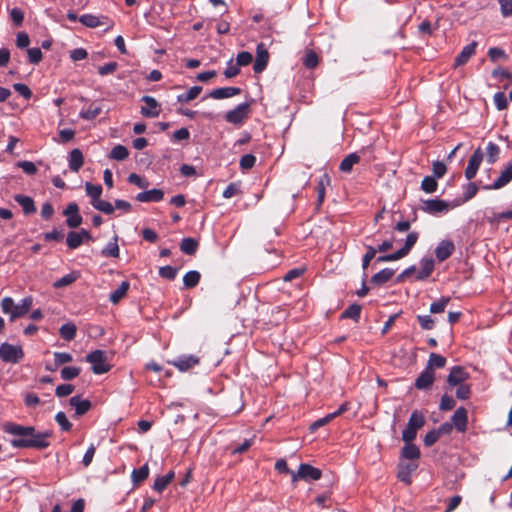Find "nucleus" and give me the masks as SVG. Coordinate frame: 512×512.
<instances>
[{
	"label": "nucleus",
	"instance_id": "1",
	"mask_svg": "<svg viewBox=\"0 0 512 512\" xmlns=\"http://www.w3.org/2000/svg\"><path fill=\"white\" fill-rule=\"evenodd\" d=\"M3 431L14 436L10 444L18 449L43 450L50 446L52 431L38 432L33 426H23L14 422L3 425Z\"/></svg>",
	"mask_w": 512,
	"mask_h": 512
},
{
	"label": "nucleus",
	"instance_id": "2",
	"mask_svg": "<svg viewBox=\"0 0 512 512\" xmlns=\"http://www.w3.org/2000/svg\"><path fill=\"white\" fill-rule=\"evenodd\" d=\"M32 305L33 298L31 296L23 298L19 304H15L11 297H5L1 301V309L3 313L10 315V321L26 315Z\"/></svg>",
	"mask_w": 512,
	"mask_h": 512
},
{
	"label": "nucleus",
	"instance_id": "3",
	"mask_svg": "<svg viewBox=\"0 0 512 512\" xmlns=\"http://www.w3.org/2000/svg\"><path fill=\"white\" fill-rule=\"evenodd\" d=\"M425 425L424 415L415 410L411 413L406 428L402 432V440L405 443L412 442L417 436V431Z\"/></svg>",
	"mask_w": 512,
	"mask_h": 512
},
{
	"label": "nucleus",
	"instance_id": "4",
	"mask_svg": "<svg viewBox=\"0 0 512 512\" xmlns=\"http://www.w3.org/2000/svg\"><path fill=\"white\" fill-rule=\"evenodd\" d=\"M86 361L91 364L94 374H104L112 368L108 354H87Z\"/></svg>",
	"mask_w": 512,
	"mask_h": 512
},
{
	"label": "nucleus",
	"instance_id": "5",
	"mask_svg": "<svg viewBox=\"0 0 512 512\" xmlns=\"http://www.w3.org/2000/svg\"><path fill=\"white\" fill-rule=\"evenodd\" d=\"M460 203L461 202H454L453 204H450L447 201L435 198L424 201L421 209L425 213L436 215L439 213L447 212L449 209L460 205Z\"/></svg>",
	"mask_w": 512,
	"mask_h": 512
},
{
	"label": "nucleus",
	"instance_id": "6",
	"mask_svg": "<svg viewBox=\"0 0 512 512\" xmlns=\"http://www.w3.org/2000/svg\"><path fill=\"white\" fill-rule=\"evenodd\" d=\"M250 103H240L225 114V120L234 125H241L249 116Z\"/></svg>",
	"mask_w": 512,
	"mask_h": 512
},
{
	"label": "nucleus",
	"instance_id": "7",
	"mask_svg": "<svg viewBox=\"0 0 512 512\" xmlns=\"http://www.w3.org/2000/svg\"><path fill=\"white\" fill-rule=\"evenodd\" d=\"M322 472L320 469L311 466L310 464H300L297 473H292V482H296L298 479L302 480H319Z\"/></svg>",
	"mask_w": 512,
	"mask_h": 512
},
{
	"label": "nucleus",
	"instance_id": "8",
	"mask_svg": "<svg viewBox=\"0 0 512 512\" xmlns=\"http://www.w3.org/2000/svg\"><path fill=\"white\" fill-rule=\"evenodd\" d=\"M483 157L484 155L482 149L478 147L468 160V165L465 169V177L467 180L470 181L476 176L477 171L483 161Z\"/></svg>",
	"mask_w": 512,
	"mask_h": 512
},
{
	"label": "nucleus",
	"instance_id": "9",
	"mask_svg": "<svg viewBox=\"0 0 512 512\" xmlns=\"http://www.w3.org/2000/svg\"><path fill=\"white\" fill-rule=\"evenodd\" d=\"M269 53L263 43H259L256 48V59L253 65V70L256 74L262 73L268 64Z\"/></svg>",
	"mask_w": 512,
	"mask_h": 512
},
{
	"label": "nucleus",
	"instance_id": "10",
	"mask_svg": "<svg viewBox=\"0 0 512 512\" xmlns=\"http://www.w3.org/2000/svg\"><path fill=\"white\" fill-rule=\"evenodd\" d=\"M168 363L175 366L180 372H186L199 364V358L193 355H181L174 360H168Z\"/></svg>",
	"mask_w": 512,
	"mask_h": 512
},
{
	"label": "nucleus",
	"instance_id": "11",
	"mask_svg": "<svg viewBox=\"0 0 512 512\" xmlns=\"http://www.w3.org/2000/svg\"><path fill=\"white\" fill-rule=\"evenodd\" d=\"M451 422L458 432L464 433L467 430L468 424L467 409L464 407H459L452 415Z\"/></svg>",
	"mask_w": 512,
	"mask_h": 512
},
{
	"label": "nucleus",
	"instance_id": "12",
	"mask_svg": "<svg viewBox=\"0 0 512 512\" xmlns=\"http://www.w3.org/2000/svg\"><path fill=\"white\" fill-rule=\"evenodd\" d=\"M417 468L418 464L415 462L399 463L397 472L398 479L407 485L411 484V476L416 471Z\"/></svg>",
	"mask_w": 512,
	"mask_h": 512
},
{
	"label": "nucleus",
	"instance_id": "13",
	"mask_svg": "<svg viewBox=\"0 0 512 512\" xmlns=\"http://www.w3.org/2000/svg\"><path fill=\"white\" fill-rule=\"evenodd\" d=\"M512 180V161L501 172L500 176L494 181L493 184L484 187L486 190H496L504 187Z\"/></svg>",
	"mask_w": 512,
	"mask_h": 512
},
{
	"label": "nucleus",
	"instance_id": "14",
	"mask_svg": "<svg viewBox=\"0 0 512 512\" xmlns=\"http://www.w3.org/2000/svg\"><path fill=\"white\" fill-rule=\"evenodd\" d=\"M142 101L146 104V106L141 107V114L144 117L153 118L159 115V103L155 98L146 95L142 97Z\"/></svg>",
	"mask_w": 512,
	"mask_h": 512
},
{
	"label": "nucleus",
	"instance_id": "15",
	"mask_svg": "<svg viewBox=\"0 0 512 512\" xmlns=\"http://www.w3.org/2000/svg\"><path fill=\"white\" fill-rule=\"evenodd\" d=\"M477 46L478 43L476 41H472L470 44L464 46L454 60V67L466 64L471 56L475 54Z\"/></svg>",
	"mask_w": 512,
	"mask_h": 512
},
{
	"label": "nucleus",
	"instance_id": "16",
	"mask_svg": "<svg viewBox=\"0 0 512 512\" xmlns=\"http://www.w3.org/2000/svg\"><path fill=\"white\" fill-rule=\"evenodd\" d=\"M455 245L450 240H442L435 249L436 258L443 262L448 259L454 252Z\"/></svg>",
	"mask_w": 512,
	"mask_h": 512
},
{
	"label": "nucleus",
	"instance_id": "17",
	"mask_svg": "<svg viewBox=\"0 0 512 512\" xmlns=\"http://www.w3.org/2000/svg\"><path fill=\"white\" fill-rule=\"evenodd\" d=\"M435 380L434 372L430 368L423 370L415 380V387L419 390L428 389Z\"/></svg>",
	"mask_w": 512,
	"mask_h": 512
},
{
	"label": "nucleus",
	"instance_id": "18",
	"mask_svg": "<svg viewBox=\"0 0 512 512\" xmlns=\"http://www.w3.org/2000/svg\"><path fill=\"white\" fill-rule=\"evenodd\" d=\"M69 404L75 409L76 416L86 414L92 407V403L88 399H82L80 396H73L69 399Z\"/></svg>",
	"mask_w": 512,
	"mask_h": 512
},
{
	"label": "nucleus",
	"instance_id": "19",
	"mask_svg": "<svg viewBox=\"0 0 512 512\" xmlns=\"http://www.w3.org/2000/svg\"><path fill=\"white\" fill-rule=\"evenodd\" d=\"M469 378V374L460 366H455L451 369L447 382L451 386H456L462 384L465 380Z\"/></svg>",
	"mask_w": 512,
	"mask_h": 512
},
{
	"label": "nucleus",
	"instance_id": "20",
	"mask_svg": "<svg viewBox=\"0 0 512 512\" xmlns=\"http://www.w3.org/2000/svg\"><path fill=\"white\" fill-rule=\"evenodd\" d=\"M241 93V89L238 87H221L212 90L207 97L213 99H226L236 96Z\"/></svg>",
	"mask_w": 512,
	"mask_h": 512
},
{
	"label": "nucleus",
	"instance_id": "21",
	"mask_svg": "<svg viewBox=\"0 0 512 512\" xmlns=\"http://www.w3.org/2000/svg\"><path fill=\"white\" fill-rule=\"evenodd\" d=\"M164 198V192L161 189H151L140 192L136 195V200L139 202H160Z\"/></svg>",
	"mask_w": 512,
	"mask_h": 512
},
{
	"label": "nucleus",
	"instance_id": "22",
	"mask_svg": "<svg viewBox=\"0 0 512 512\" xmlns=\"http://www.w3.org/2000/svg\"><path fill=\"white\" fill-rule=\"evenodd\" d=\"M14 200L22 207L24 214L30 215L36 212L34 200L30 196L16 194Z\"/></svg>",
	"mask_w": 512,
	"mask_h": 512
},
{
	"label": "nucleus",
	"instance_id": "23",
	"mask_svg": "<svg viewBox=\"0 0 512 512\" xmlns=\"http://www.w3.org/2000/svg\"><path fill=\"white\" fill-rule=\"evenodd\" d=\"M108 17L106 16H95L92 14H83L79 17V21L86 27L96 28L98 26L104 25L106 21H108Z\"/></svg>",
	"mask_w": 512,
	"mask_h": 512
},
{
	"label": "nucleus",
	"instance_id": "24",
	"mask_svg": "<svg viewBox=\"0 0 512 512\" xmlns=\"http://www.w3.org/2000/svg\"><path fill=\"white\" fill-rule=\"evenodd\" d=\"M84 164L83 153L80 149L75 148L69 154V168L73 172H78Z\"/></svg>",
	"mask_w": 512,
	"mask_h": 512
},
{
	"label": "nucleus",
	"instance_id": "25",
	"mask_svg": "<svg viewBox=\"0 0 512 512\" xmlns=\"http://www.w3.org/2000/svg\"><path fill=\"white\" fill-rule=\"evenodd\" d=\"M421 270L418 272L416 279L425 280L427 279L434 270V260L431 257H425L421 259Z\"/></svg>",
	"mask_w": 512,
	"mask_h": 512
},
{
	"label": "nucleus",
	"instance_id": "26",
	"mask_svg": "<svg viewBox=\"0 0 512 512\" xmlns=\"http://www.w3.org/2000/svg\"><path fill=\"white\" fill-rule=\"evenodd\" d=\"M360 161V155L357 152L350 153L340 163L339 170L343 173H350L353 166Z\"/></svg>",
	"mask_w": 512,
	"mask_h": 512
},
{
	"label": "nucleus",
	"instance_id": "27",
	"mask_svg": "<svg viewBox=\"0 0 512 512\" xmlns=\"http://www.w3.org/2000/svg\"><path fill=\"white\" fill-rule=\"evenodd\" d=\"M394 274L395 270L391 268H384L372 276L371 283L376 286H381L388 282L393 277Z\"/></svg>",
	"mask_w": 512,
	"mask_h": 512
},
{
	"label": "nucleus",
	"instance_id": "28",
	"mask_svg": "<svg viewBox=\"0 0 512 512\" xmlns=\"http://www.w3.org/2000/svg\"><path fill=\"white\" fill-rule=\"evenodd\" d=\"M421 456L420 449L417 445L412 442L405 443L401 449V457L408 460H417Z\"/></svg>",
	"mask_w": 512,
	"mask_h": 512
},
{
	"label": "nucleus",
	"instance_id": "29",
	"mask_svg": "<svg viewBox=\"0 0 512 512\" xmlns=\"http://www.w3.org/2000/svg\"><path fill=\"white\" fill-rule=\"evenodd\" d=\"M330 185V177L327 174H324L320 177L317 182L316 191H317V206H321L326 193V186Z\"/></svg>",
	"mask_w": 512,
	"mask_h": 512
},
{
	"label": "nucleus",
	"instance_id": "30",
	"mask_svg": "<svg viewBox=\"0 0 512 512\" xmlns=\"http://www.w3.org/2000/svg\"><path fill=\"white\" fill-rule=\"evenodd\" d=\"M418 237H419V234L415 231L410 232L407 235L404 246L397 250V252L401 258H404L405 256H407L410 253L411 249L416 244Z\"/></svg>",
	"mask_w": 512,
	"mask_h": 512
},
{
	"label": "nucleus",
	"instance_id": "31",
	"mask_svg": "<svg viewBox=\"0 0 512 512\" xmlns=\"http://www.w3.org/2000/svg\"><path fill=\"white\" fill-rule=\"evenodd\" d=\"M199 247V242L191 237H186L181 240L180 250L186 255H194Z\"/></svg>",
	"mask_w": 512,
	"mask_h": 512
},
{
	"label": "nucleus",
	"instance_id": "32",
	"mask_svg": "<svg viewBox=\"0 0 512 512\" xmlns=\"http://www.w3.org/2000/svg\"><path fill=\"white\" fill-rule=\"evenodd\" d=\"M175 474L173 471L168 472L164 476L158 477L153 485V489L159 493H162L167 486L173 481Z\"/></svg>",
	"mask_w": 512,
	"mask_h": 512
},
{
	"label": "nucleus",
	"instance_id": "33",
	"mask_svg": "<svg viewBox=\"0 0 512 512\" xmlns=\"http://www.w3.org/2000/svg\"><path fill=\"white\" fill-rule=\"evenodd\" d=\"M149 476V467L147 464H144L138 469H134L132 471V482L134 486L140 485L144 480H146Z\"/></svg>",
	"mask_w": 512,
	"mask_h": 512
},
{
	"label": "nucleus",
	"instance_id": "34",
	"mask_svg": "<svg viewBox=\"0 0 512 512\" xmlns=\"http://www.w3.org/2000/svg\"><path fill=\"white\" fill-rule=\"evenodd\" d=\"M129 287L130 284L128 281L121 282L118 288L111 292L109 300L113 304H117L127 294Z\"/></svg>",
	"mask_w": 512,
	"mask_h": 512
},
{
	"label": "nucleus",
	"instance_id": "35",
	"mask_svg": "<svg viewBox=\"0 0 512 512\" xmlns=\"http://www.w3.org/2000/svg\"><path fill=\"white\" fill-rule=\"evenodd\" d=\"M201 279V274L196 270L188 271L183 277L184 287L187 289H192L196 287Z\"/></svg>",
	"mask_w": 512,
	"mask_h": 512
},
{
	"label": "nucleus",
	"instance_id": "36",
	"mask_svg": "<svg viewBox=\"0 0 512 512\" xmlns=\"http://www.w3.org/2000/svg\"><path fill=\"white\" fill-rule=\"evenodd\" d=\"M361 305L359 304H351L350 306H348V308H346L342 314H341V318L342 319H353L354 321L358 322V320L360 319V314H361Z\"/></svg>",
	"mask_w": 512,
	"mask_h": 512
},
{
	"label": "nucleus",
	"instance_id": "37",
	"mask_svg": "<svg viewBox=\"0 0 512 512\" xmlns=\"http://www.w3.org/2000/svg\"><path fill=\"white\" fill-rule=\"evenodd\" d=\"M85 191L91 198V205H93V203H96L100 199L103 189L101 185H94L91 182H86Z\"/></svg>",
	"mask_w": 512,
	"mask_h": 512
},
{
	"label": "nucleus",
	"instance_id": "38",
	"mask_svg": "<svg viewBox=\"0 0 512 512\" xmlns=\"http://www.w3.org/2000/svg\"><path fill=\"white\" fill-rule=\"evenodd\" d=\"M78 277H79V273L76 272V271H73V272H71L69 274L64 275L60 279L56 280L53 283V287L55 289H60V288L69 286L72 283H74L78 279Z\"/></svg>",
	"mask_w": 512,
	"mask_h": 512
},
{
	"label": "nucleus",
	"instance_id": "39",
	"mask_svg": "<svg viewBox=\"0 0 512 512\" xmlns=\"http://www.w3.org/2000/svg\"><path fill=\"white\" fill-rule=\"evenodd\" d=\"M102 108L94 103L91 104L87 109H82L79 113V117L84 120H94L100 113Z\"/></svg>",
	"mask_w": 512,
	"mask_h": 512
},
{
	"label": "nucleus",
	"instance_id": "40",
	"mask_svg": "<svg viewBox=\"0 0 512 512\" xmlns=\"http://www.w3.org/2000/svg\"><path fill=\"white\" fill-rule=\"evenodd\" d=\"M202 91L201 86H193L186 93L177 96V101L180 103H187L199 96Z\"/></svg>",
	"mask_w": 512,
	"mask_h": 512
},
{
	"label": "nucleus",
	"instance_id": "41",
	"mask_svg": "<svg viewBox=\"0 0 512 512\" xmlns=\"http://www.w3.org/2000/svg\"><path fill=\"white\" fill-rule=\"evenodd\" d=\"M128 156H129L128 149L124 145H121V144H118L115 147H113V149L111 150V152L109 154L110 159L117 160V161H123L126 158H128Z\"/></svg>",
	"mask_w": 512,
	"mask_h": 512
},
{
	"label": "nucleus",
	"instance_id": "42",
	"mask_svg": "<svg viewBox=\"0 0 512 512\" xmlns=\"http://www.w3.org/2000/svg\"><path fill=\"white\" fill-rule=\"evenodd\" d=\"M101 255L104 257H119V246L117 243V237H115L113 241L107 243V245L102 249Z\"/></svg>",
	"mask_w": 512,
	"mask_h": 512
},
{
	"label": "nucleus",
	"instance_id": "43",
	"mask_svg": "<svg viewBox=\"0 0 512 512\" xmlns=\"http://www.w3.org/2000/svg\"><path fill=\"white\" fill-rule=\"evenodd\" d=\"M319 63V57L313 50H307L303 57V65L308 69H314Z\"/></svg>",
	"mask_w": 512,
	"mask_h": 512
},
{
	"label": "nucleus",
	"instance_id": "44",
	"mask_svg": "<svg viewBox=\"0 0 512 512\" xmlns=\"http://www.w3.org/2000/svg\"><path fill=\"white\" fill-rule=\"evenodd\" d=\"M80 235H81L80 231H78V232L70 231L67 234L66 243L70 249H77L79 246L82 245L83 241H82Z\"/></svg>",
	"mask_w": 512,
	"mask_h": 512
},
{
	"label": "nucleus",
	"instance_id": "45",
	"mask_svg": "<svg viewBox=\"0 0 512 512\" xmlns=\"http://www.w3.org/2000/svg\"><path fill=\"white\" fill-rule=\"evenodd\" d=\"M486 151H487V162L489 164H494L497 161L499 154H500L499 146L493 142H489L487 144Z\"/></svg>",
	"mask_w": 512,
	"mask_h": 512
},
{
	"label": "nucleus",
	"instance_id": "46",
	"mask_svg": "<svg viewBox=\"0 0 512 512\" xmlns=\"http://www.w3.org/2000/svg\"><path fill=\"white\" fill-rule=\"evenodd\" d=\"M60 335L65 340H72L76 335V326L73 323H65L60 327Z\"/></svg>",
	"mask_w": 512,
	"mask_h": 512
},
{
	"label": "nucleus",
	"instance_id": "47",
	"mask_svg": "<svg viewBox=\"0 0 512 512\" xmlns=\"http://www.w3.org/2000/svg\"><path fill=\"white\" fill-rule=\"evenodd\" d=\"M450 302V297L443 296L437 301L433 302L430 305V312L437 314L444 312L445 308L447 307L448 303Z\"/></svg>",
	"mask_w": 512,
	"mask_h": 512
},
{
	"label": "nucleus",
	"instance_id": "48",
	"mask_svg": "<svg viewBox=\"0 0 512 512\" xmlns=\"http://www.w3.org/2000/svg\"><path fill=\"white\" fill-rule=\"evenodd\" d=\"M438 183L432 176H426L421 182V189L425 193H434L437 190Z\"/></svg>",
	"mask_w": 512,
	"mask_h": 512
},
{
	"label": "nucleus",
	"instance_id": "49",
	"mask_svg": "<svg viewBox=\"0 0 512 512\" xmlns=\"http://www.w3.org/2000/svg\"><path fill=\"white\" fill-rule=\"evenodd\" d=\"M81 372V369L76 366H67L61 369V378L63 380H72L76 378Z\"/></svg>",
	"mask_w": 512,
	"mask_h": 512
},
{
	"label": "nucleus",
	"instance_id": "50",
	"mask_svg": "<svg viewBox=\"0 0 512 512\" xmlns=\"http://www.w3.org/2000/svg\"><path fill=\"white\" fill-rule=\"evenodd\" d=\"M177 274H178L177 267L167 265V266H163V267L159 268V276L164 279L172 281L176 278Z\"/></svg>",
	"mask_w": 512,
	"mask_h": 512
},
{
	"label": "nucleus",
	"instance_id": "51",
	"mask_svg": "<svg viewBox=\"0 0 512 512\" xmlns=\"http://www.w3.org/2000/svg\"><path fill=\"white\" fill-rule=\"evenodd\" d=\"M127 180L129 183L134 184L141 189H146L150 185L149 181L146 178H144L136 173H131L128 176Z\"/></svg>",
	"mask_w": 512,
	"mask_h": 512
},
{
	"label": "nucleus",
	"instance_id": "52",
	"mask_svg": "<svg viewBox=\"0 0 512 512\" xmlns=\"http://www.w3.org/2000/svg\"><path fill=\"white\" fill-rule=\"evenodd\" d=\"M446 364V358L440 354H431L426 368H430L432 371L434 368H442Z\"/></svg>",
	"mask_w": 512,
	"mask_h": 512
},
{
	"label": "nucleus",
	"instance_id": "53",
	"mask_svg": "<svg viewBox=\"0 0 512 512\" xmlns=\"http://www.w3.org/2000/svg\"><path fill=\"white\" fill-rule=\"evenodd\" d=\"M365 247H366L367 251L363 255V258H362L363 270H366L369 267L371 260L375 257V255L377 253V250L375 247H373L371 245H366Z\"/></svg>",
	"mask_w": 512,
	"mask_h": 512
},
{
	"label": "nucleus",
	"instance_id": "54",
	"mask_svg": "<svg viewBox=\"0 0 512 512\" xmlns=\"http://www.w3.org/2000/svg\"><path fill=\"white\" fill-rule=\"evenodd\" d=\"M92 206L96 210H99L107 215L112 214L115 210L114 206L110 202L101 199H99L96 203H93Z\"/></svg>",
	"mask_w": 512,
	"mask_h": 512
},
{
	"label": "nucleus",
	"instance_id": "55",
	"mask_svg": "<svg viewBox=\"0 0 512 512\" xmlns=\"http://www.w3.org/2000/svg\"><path fill=\"white\" fill-rule=\"evenodd\" d=\"M256 157L253 154H245L241 157L239 165L242 170H249L254 167Z\"/></svg>",
	"mask_w": 512,
	"mask_h": 512
},
{
	"label": "nucleus",
	"instance_id": "56",
	"mask_svg": "<svg viewBox=\"0 0 512 512\" xmlns=\"http://www.w3.org/2000/svg\"><path fill=\"white\" fill-rule=\"evenodd\" d=\"M456 405V401L453 399L452 396L448 394H444L441 397L439 408L442 411H449L452 410Z\"/></svg>",
	"mask_w": 512,
	"mask_h": 512
},
{
	"label": "nucleus",
	"instance_id": "57",
	"mask_svg": "<svg viewBox=\"0 0 512 512\" xmlns=\"http://www.w3.org/2000/svg\"><path fill=\"white\" fill-rule=\"evenodd\" d=\"M29 62L31 64H39L42 61L43 54L40 48L34 47L27 50Z\"/></svg>",
	"mask_w": 512,
	"mask_h": 512
},
{
	"label": "nucleus",
	"instance_id": "58",
	"mask_svg": "<svg viewBox=\"0 0 512 512\" xmlns=\"http://www.w3.org/2000/svg\"><path fill=\"white\" fill-rule=\"evenodd\" d=\"M55 421L63 431H69L72 428V423L67 419L65 413L62 411L55 415Z\"/></svg>",
	"mask_w": 512,
	"mask_h": 512
},
{
	"label": "nucleus",
	"instance_id": "59",
	"mask_svg": "<svg viewBox=\"0 0 512 512\" xmlns=\"http://www.w3.org/2000/svg\"><path fill=\"white\" fill-rule=\"evenodd\" d=\"M478 191V187L476 186L475 183H468L464 186V193H463V200L462 202H466V201H469L470 199H472L476 193Z\"/></svg>",
	"mask_w": 512,
	"mask_h": 512
},
{
	"label": "nucleus",
	"instance_id": "60",
	"mask_svg": "<svg viewBox=\"0 0 512 512\" xmlns=\"http://www.w3.org/2000/svg\"><path fill=\"white\" fill-rule=\"evenodd\" d=\"M253 60V56L250 52L248 51H242L240 53L237 54V57H236V64L241 67V66H247L249 65Z\"/></svg>",
	"mask_w": 512,
	"mask_h": 512
},
{
	"label": "nucleus",
	"instance_id": "61",
	"mask_svg": "<svg viewBox=\"0 0 512 512\" xmlns=\"http://www.w3.org/2000/svg\"><path fill=\"white\" fill-rule=\"evenodd\" d=\"M494 103L499 111H502L508 107L507 97L503 92H497L494 94Z\"/></svg>",
	"mask_w": 512,
	"mask_h": 512
},
{
	"label": "nucleus",
	"instance_id": "62",
	"mask_svg": "<svg viewBox=\"0 0 512 512\" xmlns=\"http://www.w3.org/2000/svg\"><path fill=\"white\" fill-rule=\"evenodd\" d=\"M75 390V386L72 384H61L56 387L55 394L62 398L72 394Z\"/></svg>",
	"mask_w": 512,
	"mask_h": 512
},
{
	"label": "nucleus",
	"instance_id": "63",
	"mask_svg": "<svg viewBox=\"0 0 512 512\" xmlns=\"http://www.w3.org/2000/svg\"><path fill=\"white\" fill-rule=\"evenodd\" d=\"M417 320L420 326L425 330L434 328L435 321L430 315H418Z\"/></svg>",
	"mask_w": 512,
	"mask_h": 512
},
{
	"label": "nucleus",
	"instance_id": "64",
	"mask_svg": "<svg viewBox=\"0 0 512 512\" xmlns=\"http://www.w3.org/2000/svg\"><path fill=\"white\" fill-rule=\"evenodd\" d=\"M498 2L501 15L505 18L512 16V0H498Z\"/></svg>",
	"mask_w": 512,
	"mask_h": 512
}]
</instances>
